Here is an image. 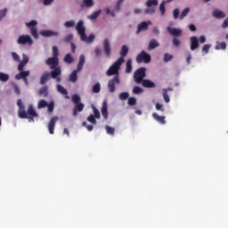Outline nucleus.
<instances>
[{"label":"nucleus","mask_w":228,"mask_h":228,"mask_svg":"<svg viewBox=\"0 0 228 228\" xmlns=\"http://www.w3.org/2000/svg\"><path fill=\"white\" fill-rule=\"evenodd\" d=\"M24 67H26V63L20 61L19 65H18V70L19 72H21L22 70H24Z\"/></svg>","instance_id":"nucleus-61"},{"label":"nucleus","mask_w":228,"mask_h":228,"mask_svg":"<svg viewBox=\"0 0 228 228\" xmlns=\"http://www.w3.org/2000/svg\"><path fill=\"white\" fill-rule=\"evenodd\" d=\"M51 71L44 72L40 77V85H45L50 79L61 83V67L50 68Z\"/></svg>","instance_id":"nucleus-2"},{"label":"nucleus","mask_w":228,"mask_h":228,"mask_svg":"<svg viewBox=\"0 0 228 228\" xmlns=\"http://www.w3.org/2000/svg\"><path fill=\"white\" fill-rule=\"evenodd\" d=\"M115 85H120V77L116 75L112 79L109 80L108 89L110 94H113L116 90Z\"/></svg>","instance_id":"nucleus-10"},{"label":"nucleus","mask_w":228,"mask_h":228,"mask_svg":"<svg viewBox=\"0 0 228 228\" xmlns=\"http://www.w3.org/2000/svg\"><path fill=\"white\" fill-rule=\"evenodd\" d=\"M40 35L45 37H58V35H60V32L53 30H41Z\"/></svg>","instance_id":"nucleus-15"},{"label":"nucleus","mask_w":228,"mask_h":228,"mask_svg":"<svg viewBox=\"0 0 228 228\" xmlns=\"http://www.w3.org/2000/svg\"><path fill=\"white\" fill-rule=\"evenodd\" d=\"M133 94H134L135 95H138L139 94H142V92H143V89H142V87L140 86H134L133 88Z\"/></svg>","instance_id":"nucleus-50"},{"label":"nucleus","mask_w":228,"mask_h":228,"mask_svg":"<svg viewBox=\"0 0 228 228\" xmlns=\"http://www.w3.org/2000/svg\"><path fill=\"white\" fill-rule=\"evenodd\" d=\"M57 92H59V94H61L62 95H69V92L67 91V89L60 84L57 85Z\"/></svg>","instance_id":"nucleus-30"},{"label":"nucleus","mask_w":228,"mask_h":228,"mask_svg":"<svg viewBox=\"0 0 228 228\" xmlns=\"http://www.w3.org/2000/svg\"><path fill=\"white\" fill-rule=\"evenodd\" d=\"M38 23L37 22V20H30L29 22H27L26 23V26H27V28H30V29H31V28H37V25Z\"/></svg>","instance_id":"nucleus-42"},{"label":"nucleus","mask_w":228,"mask_h":228,"mask_svg":"<svg viewBox=\"0 0 228 228\" xmlns=\"http://www.w3.org/2000/svg\"><path fill=\"white\" fill-rule=\"evenodd\" d=\"M179 13H180V11H179V9H175L174 11H173V17H174V19H179Z\"/></svg>","instance_id":"nucleus-62"},{"label":"nucleus","mask_w":228,"mask_h":228,"mask_svg":"<svg viewBox=\"0 0 228 228\" xmlns=\"http://www.w3.org/2000/svg\"><path fill=\"white\" fill-rule=\"evenodd\" d=\"M65 28H74L76 26V21L74 20H68L64 23Z\"/></svg>","instance_id":"nucleus-46"},{"label":"nucleus","mask_w":228,"mask_h":228,"mask_svg":"<svg viewBox=\"0 0 228 228\" xmlns=\"http://www.w3.org/2000/svg\"><path fill=\"white\" fill-rule=\"evenodd\" d=\"M47 104L48 103L45 102V100H40L37 103V108H38V110L47 108Z\"/></svg>","instance_id":"nucleus-37"},{"label":"nucleus","mask_w":228,"mask_h":228,"mask_svg":"<svg viewBox=\"0 0 228 228\" xmlns=\"http://www.w3.org/2000/svg\"><path fill=\"white\" fill-rule=\"evenodd\" d=\"M162 95L165 102L168 103L170 102V96H168V93H167V90H162Z\"/></svg>","instance_id":"nucleus-45"},{"label":"nucleus","mask_w":228,"mask_h":228,"mask_svg":"<svg viewBox=\"0 0 228 228\" xmlns=\"http://www.w3.org/2000/svg\"><path fill=\"white\" fill-rule=\"evenodd\" d=\"M95 3L94 0H83L82 3L80 4L81 8H92Z\"/></svg>","instance_id":"nucleus-21"},{"label":"nucleus","mask_w":228,"mask_h":228,"mask_svg":"<svg viewBox=\"0 0 228 228\" xmlns=\"http://www.w3.org/2000/svg\"><path fill=\"white\" fill-rule=\"evenodd\" d=\"M93 111L94 118H101V112L99 111V110H97V108L93 107Z\"/></svg>","instance_id":"nucleus-53"},{"label":"nucleus","mask_w":228,"mask_h":228,"mask_svg":"<svg viewBox=\"0 0 228 228\" xmlns=\"http://www.w3.org/2000/svg\"><path fill=\"white\" fill-rule=\"evenodd\" d=\"M101 111H102V117L106 120V118H108V102H102V107L101 109Z\"/></svg>","instance_id":"nucleus-24"},{"label":"nucleus","mask_w":228,"mask_h":228,"mask_svg":"<svg viewBox=\"0 0 228 228\" xmlns=\"http://www.w3.org/2000/svg\"><path fill=\"white\" fill-rule=\"evenodd\" d=\"M106 15H110V17H117L115 11H111L110 8H105Z\"/></svg>","instance_id":"nucleus-55"},{"label":"nucleus","mask_w":228,"mask_h":228,"mask_svg":"<svg viewBox=\"0 0 228 228\" xmlns=\"http://www.w3.org/2000/svg\"><path fill=\"white\" fill-rule=\"evenodd\" d=\"M155 108L157 111H165V107H163V104L161 103H156Z\"/></svg>","instance_id":"nucleus-57"},{"label":"nucleus","mask_w":228,"mask_h":228,"mask_svg":"<svg viewBox=\"0 0 228 228\" xmlns=\"http://www.w3.org/2000/svg\"><path fill=\"white\" fill-rule=\"evenodd\" d=\"M102 12V10H98L93 12L90 16H88V19H90L91 20H95V19H97V17L101 15Z\"/></svg>","instance_id":"nucleus-34"},{"label":"nucleus","mask_w":228,"mask_h":228,"mask_svg":"<svg viewBox=\"0 0 228 228\" xmlns=\"http://www.w3.org/2000/svg\"><path fill=\"white\" fill-rule=\"evenodd\" d=\"M12 58L14 61H20V56L15 52L11 53Z\"/></svg>","instance_id":"nucleus-54"},{"label":"nucleus","mask_w":228,"mask_h":228,"mask_svg":"<svg viewBox=\"0 0 228 228\" xmlns=\"http://www.w3.org/2000/svg\"><path fill=\"white\" fill-rule=\"evenodd\" d=\"M58 116H53V118H51L48 123V131L50 134H54V127H56V122H58Z\"/></svg>","instance_id":"nucleus-11"},{"label":"nucleus","mask_w":228,"mask_h":228,"mask_svg":"<svg viewBox=\"0 0 228 228\" xmlns=\"http://www.w3.org/2000/svg\"><path fill=\"white\" fill-rule=\"evenodd\" d=\"M222 28L224 29H225V28H228V18H226V20H224V21L223 22Z\"/></svg>","instance_id":"nucleus-64"},{"label":"nucleus","mask_w":228,"mask_h":228,"mask_svg":"<svg viewBox=\"0 0 228 228\" xmlns=\"http://www.w3.org/2000/svg\"><path fill=\"white\" fill-rule=\"evenodd\" d=\"M126 74H131L133 72V60L131 59L126 61Z\"/></svg>","instance_id":"nucleus-27"},{"label":"nucleus","mask_w":228,"mask_h":228,"mask_svg":"<svg viewBox=\"0 0 228 228\" xmlns=\"http://www.w3.org/2000/svg\"><path fill=\"white\" fill-rule=\"evenodd\" d=\"M63 61L70 65V63L74 62V58H72V55L70 53H68L64 56Z\"/></svg>","instance_id":"nucleus-32"},{"label":"nucleus","mask_w":228,"mask_h":228,"mask_svg":"<svg viewBox=\"0 0 228 228\" xmlns=\"http://www.w3.org/2000/svg\"><path fill=\"white\" fill-rule=\"evenodd\" d=\"M47 110L49 113H53V111H54V102H50L49 103H47Z\"/></svg>","instance_id":"nucleus-47"},{"label":"nucleus","mask_w":228,"mask_h":228,"mask_svg":"<svg viewBox=\"0 0 228 228\" xmlns=\"http://www.w3.org/2000/svg\"><path fill=\"white\" fill-rule=\"evenodd\" d=\"M212 15L216 19H224L225 17V13H224V12L218 9L214 10V12H212Z\"/></svg>","instance_id":"nucleus-25"},{"label":"nucleus","mask_w":228,"mask_h":228,"mask_svg":"<svg viewBox=\"0 0 228 228\" xmlns=\"http://www.w3.org/2000/svg\"><path fill=\"white\" fill-rule=\"evenodd\" d=\"M135 60L137 63H151V54L147 53L145 51H142L136 56Z\"/></svg>","instance_id":"nucleus-8"},{"label":"nucleus","mask_w":228,"mask_h":228,"mask_svg":"<svg viewBox=\"0 0 228 228\" xmlns=\"http://www.w3.org/2000/svg\"><path fill=\"white\" fill-rule=\"evenodd\" d=\"M93 93L94 94H99V92H101V83H96L94 86H93Z\"/></svg>","instance_id":"nucleus-40"},{"label":"nucleus","mask_w":228,"mask_h":228,"mask_svg":"<svg viewBox=\"0 0 228 228\" xmlns=\"http://www.w3.org/2000/svg\"><path fill=\"white\" fill-rule=\"evenodd\" d=\"M82 126L86 127L87 131H94V126L86 125V121H83Z\"/></svg>","instance_id":"nucleus-58"},{"label":"nucleus","mask_w":228,"mask_h":228,"mask_svg":"<svg viewBox=\"0 0 228 228\" xmlns=\"http://www.w3.org/2000/svg\"><path fill=\"white\" fill-rule=\"evenodd\" d=\"M119 99L120 101H127V99H129V93L124 92L119 94Z\"/></svg>","instance_id":"nucleus-39"},{"label":"nucleus","mask_w":228,"mask_h":228,"mask_svg":"<svg viewBox=\"0 0 228 228\" xmlns=\"http://www.w3.org/2000/svg\"><path fill=\"white\" fill-rule=\"evenodd\" d=\"M71 101L74 104H81V97L77 94H73Z\"/></svg>","instance_id":"nucleus-33"},{"label":"nucleus","mask_w":228,"mask_h":228,"mask_svg":"<svg viewBox=\"0 0 228 228\" xmlns=\"http://www.w3.org/2000/svg\"><path fill=\"white\" fill-rule=\"evenodd\" d=\"M216 51H220L222 49L223 51H225L227 49V44L225 42H217V45H216Z\"/></svg>","instance_id":"nucleus-31"},{"label":"nucleus","mask_w":228,"mask_h":228,"mask_svg":"<svg viewBox=\"0 0 228 228\" xmlns=\"http://www.w3.org/2000/svg\"><path fill=\"white\" fill-rule=\"evenodd\" d=\"M152 22L151 21H142L138 26H137V35L138 33H141V31H147L149 29V26H151Z\"/></svg>","instance_id":"nucleus-13"},{"label":"nucleus","mask_w":228,"mask_h":228,"mask_svg":"<svg viewBox=\"0 0 228 228\" xmlns=\"http://www.w3.org/2000/svg\"><path fill=\"white\" fill-rule=\"evenodd\" d=\"M174 56L172 54L169 53H165L164 54V62L165 63H168V61H171L173 60Z\"/></svg>","instance_id":"nucleus-44"},{"label":"nucleus","mask_w":228,"mask_h":228,"mask_svg":"<svg viewBox=\"0 0 228 228\" xmlns=\"http://www.w3.org/2000/svg\"><path fill=\"white\" fill-rule=\"evenodd\" d=\"M147 8L144 10V13L152 15L153 13H156V8L152 6H158L159 2L158 0H148L146 2Z\"/></svg>","instance_id":"nucleus-7"},{"label":"nucleus","mask_w":228,"mask_h":228,"mask_svg":"<svg viewBox=\"0 0 228 228\" xmlns=\"http://www.w3.org/2000/svg\"><path fill=\"white\" fill-rule=\"evenodd\" d=\"M52 56L46 59L45 65L50 67V69H56V67H60V51L58 50V46L54 45L52 48Z\"/></svg>","instance_id":"nucleus-3"},{"label":"nucleus","mask_w":228,"mask_h":228,"mask_svg":"<svg viewBox=\"0 0 228 228\" xmlns=\"http://www.w3.org/2000/svg\"><path fill=\"white\" fill-rule=\"evenodd\" d=\"M159 12H160L161 15H165V12H166V9H165V2H162V3L159 4Z\"/></svg>","instance_id":"nucleus-59"},{"label":"nucleus","mask_w":228,"mask_h":228,"mask_svg":"<svg viewBox=\"0 0 228 228\" xmlns=\"http://www.w3.org/2000/svg\"><path fill=\"white\" fill-rule=\"evenodd\" d=\"M74 38V35L72 34H69L67 35L64 38H63V41L66 43V44H69V42H72V39Z\"/></svg>","instance_id":"nucleus-49"},{"label":"nucleus","mask_w":228,"mask_h":228,"mask_svg":"<svg viewBox=\"0 0 228 228\" xmlns=\"http://www.w3.org/2000/svg\"><path fill=\"white\" fill-rule=\"evenodd\" d=\"M83 110H85L84 103H76L73 108V112H72L73 117H77V113H81Z\"/></svg>","instance_id":"nucleus-14"},{"label":"nucleus","mask_w":228,"mask_h":228,"mask_svg":"<svg viewBox=\"0 0 228 228\" xmlns=\"http://www.w3.org/2000/svg\"><path fill=\"white\" fill-rule=\"evenodd\" d=\"M152 118H154V120H156L157 122H159V124H161L162 126H165V124H167V121L165 120V116H159L158 115V113L154 112L152 114Z\"/></svg>","instance_id":"nucleus-18"},{"label":"nucleus","mask_w":228,"mask_h":228,"mask_svg":"<svg viewBox=\"0 0 228 228\" xmlns=\"http://www.w3.org/2000/svg\"><path fill=\"white\" fill-rule=\"evenodd\" d=\"M39 95L47 97V86H43L41 89H39Z\"/></svg>","instance_id":"nucleus-51"},{"label":"nucleus","mask_w":228,"mask_h":228,"mask_svg":"<svg viewBox=\"0 0 228 228\" xmlns=\"http://www.w3.org/2000/svg\"><path fill=\"white\" fill-rule=\"evenodd\" d=\"M30 35L36 39L38 38V30L37 29V28H30Z\"/></svg>","instance_id":"nucleus-43"},{"label":"nucleus","mask_w":228,"mask_h":228,"mask_svg":"<svg viewBox=\"0 0 228 228\" xmlns=\"http://www.w3.org/2000/svg\"><path fill=\"white\" fill-rule=\"evenodd\" d=\"M103 53L107 58L111 56V45H110V39L108 38L103 40Z\"/></svg>","instance_id":"nucleus-12"},{"label":"nucleus","mask_w":228,"mask_h":228,"mask_svg":"<svg viewBox=\"0 0 228 228\" xmlns=\"http://www.w3.org/2000/svg\"><path fill=\"white\" fill-rule=\"evenodd\" d=\"M173 45H175V47H179V45H181V41L179 39H177V37H173Z\"/></svg>","instance_id":"nucleus-56"},{"label":"nucleus","mask_w":228,"mask_h":228,"mask_svg":"<svg viewBox=\"0 0 228 228\" xmlns=\"http://www.w3.org/2000/svg\"><path fill=\"white\" fill-rule=\"evenodd\" d=\"M76 31L79 35L80 40L86 39V28L85 27V21H83V20L77 21L76 25Z\"/></svg>","instance_id":"nucleus-5"},{"label":"nucleus","mask_w":228,"mask_h":228,"mask_svg":"<svg viewBox=\"0 0 228 228\" xmlns=\"http://www.w3.org/2000/svg\"><path fill=\"white\" fill-rule=\"evenodd\" d=\"M190 13V7L185 8L180 14V20H183V19H184V17H186V15H188Z\"/></svg>","instance_id":"nucleus-38"},{"label":"nucleus","mask_w":228,"mask_h":228,"mask_svg":"<svg viewBox=\"0 0 228 228\" xmlns=\"http://www.w3.org/2000/svg\"><path fill=\"white\" fill-rule=\"evenodd\" d=\"M0 81L2 83H6L7 81H10V75H8V73L0 72Z\"/></svg>","instance_id":"nucleus-29"},{"label":"nucleus","mask_w":228,"mask_h":228,"mask_svg":"<svg viewBox=\"0 0 228 228\" xmlns=\"http://www.w3.org/2000/svg\"><path fill=\"white\" fill-rule=\"evenodd\" d=\"M17 44H19V45H26V44L28 45H33V39L29 35H21L18 37Z\"/></svg>","instance_id":"nucleus-9"},{"label":"nucleus","mask_w":228,"mask_h":228,"mask_svg":"<svg viewBox=\"0 0 228 228\" xmlns=\"http://www.w3.org/2000/svg\"><path fill=\"white\" fill-rule=\"evenodd\" d=\"M69 81L71 83H76L77 81V69H75L69 76Z\"/></svg>","instance_id":"nucleus-28"},{"label":"nucleus","mask_w":228,"mask_h":228,"mask_svg":"<svg viewBox=\"0 0 228 228\" xmlns=\"http://www.w3.org/2000/svg\"><path fill=\"white\" fill-rule=\"evenodd\" d=\"M209 49H211V45L209 44L204 45L202 47L203 54H208V53H209Z\"/></svg>","instance_id":"nucleus-48"},{"label":"nucleus","mask_w":228,"mask_h":228,"mask_svg":"<svg viewBox=\"0 0 228 228\" xmlns=\"http://www.w3.org/2000/svg\"><path fill=\"white\" fill-rule=\"evenodd\" d=\"M167 32L172 37H181L183 30L175 28L167 27Z\"/></svg>","instance_id":"nucleus-16"},{"label":"nucleus","mask_w":228,"mask_h":228,"mask_svg":"<svg viewBox=\"0 0 228 228\" xmlns=\"http://www.w3.org/2000/svg\"><path fill=\"white\" fill-rule=\"evenodd\" d=\"M191 40V51H195L196 49H199V38L197 37L192 36L190 38Z\"/></svg>","instance_id":"nucleus-17"},{"label":"nucleus","mask_w":228,"mask_h":228,"mask_svg":"<svg viewBox=\"0 0 228 228\" xmlns=\"http://www.w3.org/2000/svg\"><path fill=\"white\" fill-rule=\"evenodd\" d=\"M94 54H95L96 58H98V56H100L101 54H102V51H101V48L95 47V48H94Z\"/></svg>","instance_id":"nucleus-63"},{"label":"nucleus","mask_w":228,"mask_h":228,"mask_svg":"<svg viewBox=\"0 0 228 228\" xmlns=\"http://www.w3.org/2000/svg\"><path fill=\"white\" fill-rule=\"evenodd\" d=\"M146 71L147 69L145 68H139L136 71H134V79L136 85H140L142 82L143 78L146 76Z\"/></svg>","instance_id":"nucleus-6"},{"label":"nucleus","mask_w":228,"mask_h":228,"mask_svg":"<svg viewBox=\"0 0 228 228\" xmlns=\"http://www.w3.org/2000/svg\"><path fill=\"white\" fill-rule=\"evenodd\" d=\"M156 47H159V42L156 39H151L148 45V51H153Z\"/></svg>","instance_id":"nucleus-23"},{"label":"nucleus","mask_w":228,"mask_h":228,"mask_svg":"<svg viewBox=\"0 0 228 228\" xmlns=\"http://www.w3.org/2000/svg\"><path fill=\"white\" fill-rule=\"evenodd\" d=\"M129 53V48L127 47V45H124L121 47V51H120V56L119 58H122L124 60V58H126L127 56Z\"/></svg>","instance_id":"nucleus-26"},{"label":"nucleus","mask_w":228,"mask_h":228,"mask_svg":"<svg viewBox=\"0 0 228 228\" xmlns=\"http://www.w3.org/2000/svg\"><path fill=\"white\" fill-rule=\"evenodd\" d=\"M141 83L144 88H156V84L149 79H143Z\"/></svg>","instance_id":"nucleus-19"},{"label":"nucleus","mask_w":228,"mask_h":228,"mask_svg":"<svg viewBox=\"0 0 228 228\" xmlns=\"http://www.w3.org/2000/svg\"><path fill=\"white\" fill-rule=\"evenodd\" d=\"M127 104L129 106H136V98H134V97L128 98Z\"/></svg>","instance_id":"nucleus-52"},{"label":"nucleus","mask_w":228,"mask_h":228,"mask_svg":"<svg viewBox=\"0 0 228 228\" xmlns=\"http://www.w3.org/2000/svg\"><path fill=\"white\" fill-rule=\"evenodd\" d=\"M85 61H86L85 55L84 54L80 55L78 64L77 67V72H81V70H83V67H85Z\"/></svg>","instance_id":"nucleus-20"},{"label":"nucleus","mask_w":228,"mask_h":228,"mask_svg":"<svg viewBox=\"0 0 228 228\" xmlns=\"http://www.w3.org/2000/svg\"><path fill=\"white\" fill-rule=\"evenodd\" d=\"M124 61L125 60L123 58H118L107 70V76H118V70H120V67H122Z\"/></svg>","instance_id":"nucleus-4"},{"label":"nucleus","mask_w":228,"mask_h":228,"mask_svg":"<svg viewBox=\"0 0 228 228\" xmlns=\"http://www.w3.org/2000/svg\"><path fill=\"white\" fill-rule=\"evenodd\" d=\"M95 40V35L91 34L89 37H86V39L82 40V42H86V44H92Z\"/></svg>","instance_id":"nucleus-35"},{"label":"nucleus","mask_w":228,"mask_h":228,"mask_svg":"<svg viewBox=\"0 0 228 228\" xmlns=\"http://www.w3.org/2000/svg\"><path fill=\"white\" fill-rule=\"evenodd\" d=\"M97 118H94V114L89 115V117L87 118V122H90L91 124H93L94 126L97 125V120L95 119Z\"/></svg>","instance_id":"nucleus-41"},{"label":"nucleus","mask_w":228,"mask_h":228,"mask_svg":"<svg viewBox=\"0 0 228 228\" xmlns=\"http://www.w3.org/2000/svg\"><path fill=\"white\" fill-rule=\"evenodd\" d=\"M28 76H29V70L27 71H20V73H18L15 76V79L17 80H20V79H26L28 77Z\"/></svg>","instance_id":"nucleus-22"},{"label":"nucleus","mask_w":228,"mask_h":228,"mask_svg":"<svg viewBox=\"0 0 228 228\" xmlns=\"http://www.w3.org/2000/svg\"><path fill=\"white\" fill-rule=\"evenodd\" d=\"M8 9L0 10V20H3L4 17H6Z\"/></svg>","instance_id":"nucleus-60"},{"label":"nucleus","mask_w":228,"mask_h":228,"mask_svg":"<svg viewBox=\"0 0 228 228\" xmlns=\"http://www.w3.org/2000/svg\"><path fill=\"white\" fill-rule=\"evenodd\" d=\"M105 130L107 134H110V136L115 135V129L110 126H105Z\"/></svg>","instance_id":"nucleus-36"},{"label":"nucleus","mask_w":228,"mask_h":228,"mask_svg":"<svg viewBox=\"0 0 228 228\" xmlns=\"http://www.w3.org/2000/svg\"><path fill=\"white\" fill-rule=\"evenodd\" d=\"M17 106L18 117H20V118H28V122H35V118L38 117V113H37V110L33 105H28L26 112V106L22 104V100L19 99L17 101Z\"/></svg>","instance_id":"nucleus-1"}]
</instances>
